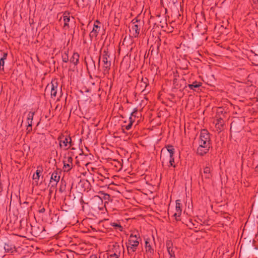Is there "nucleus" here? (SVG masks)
Instances as JSON below:
<instances>
[{
	"mask_svg": "<svg viewBox=\"0 0 258 258\" xmlns=\"http://www.w3.org/2000/svg\"><path fill=\"white\" fill-rule=\"evenodd\" d=\"M137 112V110H135L134 112H133L131 116L129 118L130 123H133L135 121V118L136 117V115L135 114Z\"/></svg>",
	"mask_w": 258,
	"mask_h": 258,
	"instance_id": "obj_22",
	"label": "nucleus"
},
{
	"mask_svg": "<svg viewBox=\"0 0 258 258\" xmlns=\"http://www.w3.org/2000/svg\"><path fill=\"white\" fill-rule=\"evenodd\" d=\"M49 86H48L47 87V89H49Z\"/></svg>",
	"mask_w": 258,
	"mask_h": 258,
	"instance_id": "obj_38",
	"label": "nucleus"
},
{
	"mask_svg": "<svg viewBox=\"0 0 258 258\" xmlns=\"http://www.w3.org/2000/svg\"><path fill=\"white\" fill-rule=\"evenodd\" d=\"M166 148L169 153V157L173 156L175 150L174 147L171 145H167L166 146Z\"/></svg>",
	"mask_w": 258,
	"mask_h": 258,
	"instance_id": "obj_18",
	"label": "nucleus"
},
{
	"mask_svg": "<svg viewBox=\"0 0 258 258\" xmlns=\"http://www.w3.org/2000/svg\"><path fill=\"white\" fill-rule=\"evenodd\" d=\"M167 249L168 252L170 256V257H175V253L174 251L173 250V248L172 247V244L171 241L168 240L166 242V243Z\"/></svg>",
	"mask_w": 258,
	"mask_h": 258,
	"instance_id": "obj_10",
	"label": "nucleus"
},
{
	"mask_svg": "<svg viewBox=\"0 0 258 258\" xmlns=\"http://www.w3.org/2000/svg\"><path fill=\"white\" fill-rule=\"evenodd\" d=\"M210 135L208 131L203 130L201 131L199 142H204L205 143H210Z\"/></svg>",
	"mask_w": 258,
	"mask_h": 258,
	"instance_id": "obj_5",
	"label": "nucleus"
},
{
	"mask_svg": "<svg viewBox=\"0 0 258 258\" xmlns=\"http://www.w3.org/2000/svg\"><path fill=\"white\" fill-rule=\"evenodd\" d=\"M66 149H69L72 146V140L71 138L69 136L67 137V135H66Z\"/></svg>",
	"mask_w": 258,
	"mask_h": 258,
	"instance_id": "obj_19",
	"label": "nucleus"
},
{
	"mask_svg": "<svg viewBox=\"0 0 258 258\" xmlns=\"http://www.w3.org/2000/svg\"><path fill=\"white\" fill-rule=\"evenodd\" d=\"M174 159L173 156H171L169 157V165H168L169 167L173 166V167H175V165L174 164Z\"/></svg>",
	"mask_w": 258,
	"mask_h": 258,
	"instance_id": "obj_23",
	"label": "nucleus"
},
{
	"mask_svg": "<svg viewBox=\"0 0 258 258\" xmlns=\"http://www.w3.org/2000/svg\"><path fill=\"white\" fill-rule=\"evenodd\" d=\"M34 115V112L30 111L28 113L27 115V130L28 132H29L31 131V126L32 124V121L33 119V117Z\"/></svg>",
	"mask_w": 258,
	"mask_h": 258,
	"instance_id": "obj_7",
	"label": "nucleus"
},
{
	"mask_svg": "<svg viewBox=\"0 0 258 258\" xmlns=\"http://www.w3.org/2000/svg\"><path fill=\"white\" fill-rule=\"evenodd\" d=\"M181 203L180 200H177L176 201V205H175V212L174 214V216L175 217V219L177 220H178L179 217H180L182 213V209H181Z\"/></svg>",
	"mask_w": 258,
	"mask_h": 258,
	"instance_id": "obj_6",
	"label": "nucleus"
},
{
	"mask_svg": "<svg viewBox=\"0 0 258 258\" xmlns=\"http://www.w3.org/2000/svg\"><path fill=\"white\" fill-rule=\"evenodd\" d=\"M108 258H119V255L116 253H114L111 254L108 256Z\"/></svg>",
	"mask_w": 258,
	"mask_h": 258,
	"instance_id": "obj_28",
	"label": "nucleus"
},
{
	"mask_svg": "<svg viewBox=\"0 0 258 258\" xmlns=\"http://www.w3.org/2000/svg\"><path fill=\"white\" fill-rule=\"evenodd\" d=\"M210 143L199 142V147L197 151V154L200 156H203L207 153L210 148Z\"/></svg>",
	"mask_w": 258,
	"mask_h": 258,
	"instance_id": "obj_4",
	"label": "nucleus"
},
{
	"mask_svg": "<svg viewBox=\"0 0 258 258\" xmlns=\"http://www.w3.org/2000/svg\"><path fill=\"white\" fill-rule=\"evenodd\" d=\"M170 258H174V257H170Z\"/></svg>",
	"mask_w": 258,
	"mask_h": 258,
	"instance_id": "obj_39",
	"label": "nucleus"
},
{
	"mask_svg": "<svg viewBox=\"0 0 258 258\" xmlns=\"http://www.w3.org/2000/svg\"><path fill=\"white\" fill-rule=\"evenodd\" d=\"M41 172V170L40 169H37L36 172L35 174H34L33 178L34 180H37L38 181L40 177V174Z\"/></svg>",
	"mask_w": 258,
	"mask_h": 258,
	"instance_id": "obj_20",
	"label": "nucleus"
},
{
	"mask_svg": "<svg viewBox=\"0 0 258 258\" xmlns=\"http://www.w3.org/2000/svg\"><path fill=\"white\" fill-rule=\"evenodd\" d=\"M8 53L6 52L3 53L2 57L0 59V69L4 70L5 61L7 59Z\"/></svg>",
	"mask_w": 258,
	"mask_h": 258,
	"instance_id": "obj_15",
	"label": "nucleus"
},
{
	"mask_svg": "<svg viewBox=\"0 0 258 258\" xmlns=\"http://www.w3.org/2000/svg\"><path fill=\"white\" fill-rule=\"evenodd\" d=\"M255 168L258 170V165L255 167Z\"/></svg>",
	"mask_w": 258,
	"mask_h": 258,
	"instance_id": "obj_37",
	"label": "nucleus"
},
{
	"mask_svg": "<svg viewBox=\"0 0 258 258\" xmlns=\"http://www.w3.org/2000/svg\"><path fill=\"white\" fill-rule=\"evenodd\" d=\"M50 87H51V92H50L51 95L55 96L56 95V90L54 88L53 85V84L51 85Z\"/></svg>",
	"mask_w": 258,
	"mask_h": 258,
	"instance_id": "obj_24",
	"label": "nucleus"
},
{
	"mask_svg": "<svg viewBox=\"0 0 258 258\" xmlns=\"http://www.w3.org/2000/svg\"><path fill=\"white\" fill-rule=\"evenodd\" d=\"M211 169L208 166H206L204 169V174H205V177L206 178H210L211 175Z\"/></svg>",
	"mask_w": 258,
	"mask_h": 258,
	"instance_id": "obj_17",
	"label": "nucleus"
},
{
	"mask_svg": "<svg viewBox=\"0 0 258 258\" xmlns=\"http://www.w3.org/2000/svg\"><path fill=\"white\" fill-rule=\"evenodd\" d=\"M111 225L114 227H115L116 229H118L120 231H122V227L118 223L112 222L111 223Z\"/></svg>",
	"mask_w": 258,
	"mask_h": 258,
	"instance_id": "obj_21",
	"label": "nucleus"
},
{
	"mask_svg": "<svg viewBox=\"0 0 258 258\" xmlns=\"http://www.w3.org/2000/svg\"><path fill=\"white\" fill-rule=\"evenodd\" d=\"M59 140V146L60 147H62L64 146V140H62L61 137L58 138Z\"/></svg>",
	"mask_w": 258,
	"mask_h": 258,
	"instance_id": "obj_27",
	"label": "nucleus"
},
{
	"mask_svg": "<svg viewBox=\"0 0 258 258\" xmlns=\"http://www.w3.org/2000/svg\"><path fill=\"white\" fill-rule=\"evenodd\" d=\"M140 235L138 232L132 233L129 237L128 242L127 245L128 253L131 254L135 252L139 244Z\"/></svg>",
	"mask_w": 258,
	"mask_h": 258,
	"instance_id": "obj_1",
	"label": "nucleus"
},
{
	"mask_svg": "<svg viewBox=\"0 0 258 258\" xmlns=\"http://www.w3.org/2000/svg\"><path fill=\"white\" fill-rule=\"evenodd\" d=\"M132 125H133V123H129L127 125L125 126V128L126 130H129L131 128Z\"/></svg>",
	"mask_w": 258,
	"mask_h": 258,
	"instance_id": "obj_29",
	"label": "nucleus"
},
{
	"mask_svg": "<svg viewBox=\"0 0 258 258\" xmlns=\"http://www.w3.org/2000/svg\"><path fill=\"white\" fill-rule=\"evenodd\" d=\"M60 179V176L57 172L52 173L50 180L49 184L52 186L55 185Z\"/></svg>",
	"mask_w": 258,
	"mask_h": 258,
	"instance_id": "obj_9",
	"label": "nucleus"
},
{
	"mask_svg": "<svg viewBox=\"0 0 258 258\" xmlns=\"http://www.w3.org/2000/svg\"><path fill=\"white\" fill-rule=\"evenodd\" d=\"M202 86V83L195 81L191 84H189L188 87L191 90H194L195 88H199Z\"/></svg>",
	"mask_w": 258,
	"mask_h": 258,
	"instance_id": "obj_16",
	"label": "nucleus"
},
{
	"mask_svg": "<svg viewBox=\"0 0 258 258\" xmlns=\"http://www.w3.org/2000/svg\"><path fill=\"white\" fill-rule=\"evenodd\" d=\"M145 248L146 252L149 254L151 256L154 254V249L152 248V246L149 244V242L148 240H146L145 242Z\"/></svg>",
	"mask_w": 258,
	"mask_h": 258,
	"instance_id": "obj_13",
	"label": "nucleus"
},
{
	"mask_svg": "<svg viewBox=\"0 0 258 258\" xmlns=\"http://www.w3.org/2000/svg\"><path fill=\"white\" fill-rule=\"evenodd\" d=\"M72 22H73V23H74V18H73V17H72Z\"/></svg>",
	"mask_w": 258,
	"mask_h": 258,
	"instance_id": "obj_35",
	"label": "nucleus"
},
{
	"mask_svg": "<svg viewBox=\"0 0 258 258\" xmlns=\"http://www.w3.org/2000/svg\"><path fill=\"white\" fill-rule=\"evenodd\" d=\"M254 56H258V55L255 53V54H254Z\"/></svg>",
	"mask_w": 258,
	"mask_h": 258,
	"instance_id": "obj_36",
	"label": "nucleus"
},
{
	"mask_svg": "<svg viewBox=\"0 0 258 258\" xmlns=\"http://www.w3.org/2000/svg\"><path fill=\"white\" fill-rule=\"evenodd\" d=\"M223 124L224 121L221 118H219L216 120V122L215 123V127L217 132H221L223 129Z\"/></svg>",
	"mask_w": 258,
	"mask_h": 258,
	"instance_id": "obj_12",
	"label": "nucleus"
},
{
	"mask_svg": "<svg viewBox=\"0 0 258 258\" xmlns=\"http://www.w3.org/2000/svg\"><path fill=\"white\" fill-rule=\"evenodd\" d=\"M64 13H63V14H62V16H61V18H63V20L64 21Z\"/></svg>",
	"mask_w": 258,
	"mask_h": 258,
	"instance_id": "obj_32",
	"label": "nucleus"
},
{
	"mask_svg": "<svg viewBox=\"0 0 258 258\" xmlns=\"http://www.w3.org/2000/svg\"><path fill=\"white\" fill-rule=\"evenodd\" d=\"M99 24L100 22L98 20L95 21L93 30L90 33V37L95 38L97 37L100 30V26L98 25Z\"/></svg>",
	"mask_w": 258,
	"mask_h": 258,
	"instance_id": "obj_8",
	"label": "nucleus"
},
{
	"mask_svg": "<svg viewBox=\"0 0 258 258\" xmlns=\"http://www.w3.org/2000/svg\"><path fill=\"white\" fill-rule=\"evenodd\" d=\"M76 74V73L74 71H69V75L70 76L71 80H72L74 78Z\"/></svg>",
	"mask_w": 258,
	"mask_h": 258,
	"instance_id": "obj_26",
	"label": "nucleus"
},
{
	"mask_svg": "<svg viewBox=\"0 0 258 258\" xmlns=\"http://www.w3.org/2000/svg\"><path fill=\"white\" fill-rule=\"evenodd\" d=\"M67 163H66V171H70L73 167V158L70 155V151H68Z\"/></svg>",
	"mask_w": 258,
	"mask_h": 258,
	"instance_id": "obj_11",
	"label": "nucleus"
},
{
	"mask_svg": "<svg viewBox=\"0 0 258 258\" xmlns=\"http://www.w3.org/2000/svg\"><path fill=\"white\" fill-rule=\"evenodd\" d=\"M70 17L69 16H66V22L70 21ZM67 26V23H66V27Z\"/></svg>",
	"mask_w": 258,
	"mask_h": 258,
	"instance_id": "obj_30",
	"label": "nucleus"
},
{
	"mask_svg": "<svg viewBox=\"0 0 258 258\" xmlns=\"http://www.w3.org/2000/svg\"><path fill=\"white\" fill-rule=\"evenodd\" d=\"M109 58V54L108 53V52L106 50H104L101 56L102 62L103 63L104 74L108 73L110 68L111 61L108 60Z\"/></svg>",
	"mask_w": 258,
	"mask_h": 258,
	"instance_id": "obj_3",
	"label": "nucleus"
},
{
	"mask_svg": "<svg viewBox=\"0 0 258 258\" xmlns=\"http://www.w3.org/2000/svg\"><path fill=\"white\" fill-rule=\"evenodd\" d=\"M254 3H256L258 2V0H252Z\"/></svg>",
	"mask_w": 258,
	"mask_h": 258,
	"instance_id": "obj_33",
	"label": "nucleus"
},
{
	"mask_svg": "<svg viewBox=\"0 0 258 258\" xmlns=\"http://www.w3.org/2000/svg\"><path fill=\"white\" fill-rule=\"evenodd\" d=\"M89 258H97V256L96 255L93 254L91 255Z\"/></svg>",
	"mask_w": 258,
	"mask_h": 258,
	"instance_id": "obj_31",
	"label": "nucleus"
},
{
	"mask_svg": "<svg viewBox=\"0 0 258 258\" xmlns=\"http://www.w3.org/2000/svg\"><path fill=\"white\" fill-rule=\"evenodd\" d=\"M141 22L137 19H134L130 25V32L132 37L137 38L139 36L141 27Z\"/></svg>",
	"mask_w": 258,
	"mask_h": 258,
	"instance_id": "obj_2",
	"label": "nucleus"
},
{
	"mask_svg": "<svg viewBox=\"0 0 258 258\" xmlns=\"http://www.w3.org/2000/svg\"><path fill=\"white\" fill-rule=\"evenodd\" d=\"M66 255L67 258H74V253L72 251L68 250L66 251Z\"/></svg>",
	"mask_w": 258,
	"mask_h": 258,
	"instance_id": "obj_25",
	"label": "nucleus"
},
{
	"mask_svg": "<svg viewBox=\"0 0 258 258\" xmlns=\"http://www.w3.org/2000/svg\"><path fill=\"white\" fill-rule=\"evenodd\" d=\"M62 162L63 164V168L64 167V160H62Z\"/></svg>",
	"mask_w": 258,
	"mask_h": 258,
	"instance_id": "obj_34",
	"label": "nucleus"
},
{
	"mask_svg": "<svg viewBox=\"0 0 258 258\" xmlns=\"http://www.w3.org/2000/svg\"><path fill=\"white\" fill-rule=\"evenodd\" d=\"M79 54L78 53H74L70 58V62L72 63L74 66V67H75L79 61Z\"/></svg>",
	"mask_w": 258,
	"mask_h": 258,
	"instance_id": "obj_14",
	"label": "nucleus"
}]
</instances>
